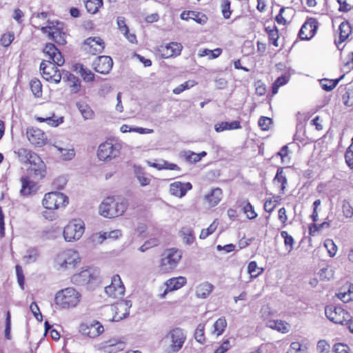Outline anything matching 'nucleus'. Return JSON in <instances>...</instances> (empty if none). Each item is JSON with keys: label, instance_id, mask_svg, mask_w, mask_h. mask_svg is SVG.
<instances>
[{"label": "nucleus", "instance_id": "25", "mask_svg": "<svg viewBox=\"0 0 353 353\" xmlns=\"http://www.w3.org/2000/svg\"><path fill=\"white\" fill-rule=\"evenodd\" d=\"M274 184L279 188L280 193L283 194L288 184L287 175L283 168H279L273 179Z\"/></svg>", "mask_w": 353, "mask_h": 353}, {"label": "nucleus", "instance_id": "4", "mask_svg": "<svg viewBox=\"0 0 353 353\" xmlns=\"http://www.w3.org/2000/svg\"><path fill=\"white\" fill-rule=\"evenodd\" d=\"M80 263V256L77 251L68 249L59 252L54 259V267L59 271L74 269Z\"/></svg>", "mask_w": 353, "mask_h": 353}, {"label": "nucleus", "instance_id": "29", "mask_svg": "<svg viewBox=\"0 0 353 353\" xmlns=\"http://www.w3.org/2000/svg\"><path fill=\"white\" fill-rule=\"evenodd\" d=\"M267 327L279 332L285 334L290 331V325L281 320H270L266 323Z\"/></svg>", "mask_w": 353, "mask_h": 353}, {"label": "nucleus", "instance_id": "26", "mask_svg": "<svg viewBox=\"0 0 353 353\" xmlns=\"http://www.w3.org/2000/svg\"><path fill=\"white\" fill-rule=\"evenodd\" d=\"M121 235V231L119 230H114L110 232H105L103 233H97L92 236V241L97 243H101L105 239H117Z\"/></svg>", "mask_w": 353, "mask_h": 353}, {"label": "nucleus", "instance_id": "42", "mask_svg": "<svg viewBox=\"0 0 353 353\" xmlns=\"http://www.w3.org/2000/svg\"><path fill=\"white\" fill-rule=\"evenodd\" d=\"M76 70H78V72L85 81L90 82L94 81V74L90 70L85 68L82 64L77 65Z\"/></svg>", "mask_w": 353, "mask_h": 353}, {"label": "nucleus", "instance_id": "61", "mask_svg": "<svg viewBox=\"0 0 353 353\" xmlns=\"http://www.w3.org/2000/svg\"><path fill=\"white\" fill-rule=\"evenodd\" d=\"M11 330V315L10 311H8L6 313V327H5V337L6 339L10 340L11 339L10 334Z\"/></svg>", "mask_w": 353, "mask_h": 353}, {"label": "nucleus", "instance_id": "46", "mask_svg": "<svg viewBox=\"0 0 353 353\" xmlns=\"http://www.w3.org/2000/svg\"><path fill=\"white\" fill-rule=\"evenodd\" d=\"M181 236H183V241L188 244H192L194 241V236L193 230L190 228H183L181 230Z\"/></svg>", "mask_w": 353, "mask_h": 353}, {"label": "nucleus", "instance_id": "33", "mask_svg": "<svg viewBox=\"0 0 353 353\" xmlns=\"http://www.w3.org/2000/svg\"><path fill=\"white\" fill-rule=\"evenodd\" d=\"M39 254V252L37 248H30L26 250L22 259L26 264H30L37 261Z\"/></svg>", "mask_w": 353, "mask_h": 353}, {"label": "nucleus", "instance_id": "64", "mask_svg": "<svg viewBox=\"0 0 353 353\" xmlns=\"http://www.w3.org/2000/svg\"><path fill=\"white\" fill-rule=\"evenodd\" d=\"M258 123L261 130H268L272 123V119L267 117H261Z\"/></svg>", "mask_w": 353, "mask_h": 353}, {"label": "nucleus", "instance_id": "57", "mask_svg": "<svg viewBox=\"0 0 353 353\" xmlns=\"http://www.w3.org/2000/svg\"><path fill=\"white\" fill-rule=\"evenodd\" d=\"M282 238L284 239V243L290 252L293 248L294 239L286 231H282L281 233Z\"/></svg>", "mask_w": 353, "mask_h": 353}, {"label": "nucleus", "instance_id": "5", "mask_svg": "<svg viewBox=\"0 0 353 353\" xmlns=\"http://www.w3.org/2000/svg\"><path fill=\"white\" fill-rule=\"evenodd\" d=\"M81 297V294L74 288H67L56 294L54 302L63 309L73 308L79 303Z\"/></svg>", "mask_w": 353, "mask_h": 353}, {"label": "nucleus", "instance_id": "38", "mask_svg": "<svg viewBox=\"0 0 353 353\" xmlns=\"http://www.w3.org/2000/svg\"><path fill=\"white\" fill-rule=\"evenodd\" d=\"M66 80L69 83V86L72 93H77L81 89V82L79 78L73 74L67 72Z\"/></svg>", "mask_w": 353, "mask_h": 353}, {"label": "nucleus", "instance_id": "20", "mask_svg": "<svg viewBox=\"0 0 353 353\" xmlns=\"http://www.w3.org/2000/svg\"><path fill=\"white\" fill-rule=\"evenodd\" d=\"M27 138L28 141L37 147H41L46 143L47 137L46 134L40 129L31 128L28 129Z\"/></svg>", "mask_w": 353, "mask_h": 353}, {"label": "nucleus", "instance_id": "8", "mask_svg": "<svg viewBox=\"0 0 353 353\" xmlns=\"http://www.w3.org/2000/svg\"><path fill=\"white\" fill-rule=\"evenodd\" d=\"M307 113H298L296 131L294 134V140L299 147L305 146L309 142V137L307 132Z\"/></svg>", "mask_w": 353, "mask_h": 353}, {"label": "nucleus", "instance_id": "9", "mask_svg": "<svg viewBox=\"0 0 353 353\" xmlns=\"http://www.w3.org/2000/svg\"><path fill=\"white\" fill-rule=\"evenodd\" d=\"M68 203V198L63 193L51 192L46 193L42 200L43 206L50 210L65 207Z\"/></svg>", "mask_w": 353, "mask_h": 353}, {"label": "nucleus", "instance_id": "45", "mask_svg": "<svg viewBox=\"0 0 353 353\" xmlns=\"http://www.w3.org/2000/svg\"><path fill=\"white\" fill-rule=\"evenodd\" d=\"M263 271V268L258 267L256 261H250L248 265V272L250 274L251 278H256Z\"/></svg>", "mask_w": 353, "mask_h": 353}, {"label": "nucleus", "instance_id": "13", "mask_svg": "<svg viewBox=\"0 0 353 353\" xmlns=\"http://www.w3.org/2000/svg\"><path fill=\"white\" fill-rule=\"evenodd\" d=\"M325 314L330 321L338 324H343L350 318V314L343 308L335 305L326 306Z\"/></svg>", "mask_w": 353, "mask_h": 353}, {"label": "nucleus", "instance_id": "22", "mask_svg": "<svg viewBox=\"0 0 353 353\" xmlns=\"http://www.w3.org/2000/svg\"><path fill=\"white\" fill-rule=\"evenodd\" d=\"M192 185L190 183H181L176 181L170 184V192L171 194L178 196L183 197L185 195L186 192L191 190Z\"/></svg>", "mask_w": 353, "mask_h": 353}, {"label": "nucleus", "instance_id": "12", "mask_svg": "<svg viewBox=\"0 0 353 353\" xmlns=\"http://www.w3.org/2000/svg\"><path fill=\"white\" fill-rule=\"evenodd\" d=\"M48 25L41 28L43 33H48L49 39L53 40L59 45H65L66 43L65 34L61 30L58 26L60 23L48 21Z\"/></svg>", "mask_w": 353, "mask_h": 353}, {"label": "nucleus", "instance_id": "54", "mask_svg": "<svg viewBox=\"0 0 353 353\" xmlns=\"http://www.w3.org/2000/svg\"><path fill=\"white\" fill-rule=\"evenodd\" d=\"M218 225L217 221L214 220L207 229H203L199 236L200 239H205L212 234L216 230Z\"/></svg>", "mask_w": 353, "mask_h": 353}, {"label": "nucleus", "instance_id": "34", "mask_svg": "<svg viewBox=\"0 0 353 353\" xmlns=\"http://www.w3.org/2000/svg\"><path fill=\"white\" fill-rule=\"evenodd\" d=\"M79 111L85 120L92 119L94 117V112L91 108L84 102H77L76 104Z\"/></svg>", "mask_w": 353, "mask_h": 353}, {"label": "nucleus", "instance_id": "58", "mask_svg": "<svg viewBox=\"0 0 353 353\" xmlns=\"http://www.w3.org/2000/svg\"><path fill=\"white\" fill-rule=\"evenodd\" d=\"M204 329L205 325L203 324L200 323L198 325L195 330V339L200 343H203L205 342Z\"/></svg>", "mask_w": 353, "mask_h": 353}, {"label": "nucleus", "instance_id": "44", "mask_svg": "<svg viewBox=\"0 0 353 353\" xmlns=\"http://www.w3.org/2000/svg\"><path fill=\"white\" fill-rule=\"evenodd\" d=\"M341 77L335 80L323 79L320 81L321 88L325 91L332 90L338 84Z\"/></svg>", "mask_w": 353, "mask_h": 353}, {"label": "nucleus", "instance_id": "62", "mask_svg": "<svg viewBox=\"0 0 353 353\" xmlns=\"http://www.w3.org/2000/svg\"><path fill=\"white\" fill-rule=\"evenodd\" d=\"M330 346L324 340H321L318 342L316 350L318 353H328L330 352Z\"/></svg>", "mask_w": 353, "mask_h": 353}, {"label": "nucleus", "instance_id": "48", "mask_svg": "<svg viewBox=\"0 0 353 353\" xmlns=\"http://www.w3.org/2000/svg\"><path fill=\"white\" fill-rule=\"evenodd\" d=\"M338 298L344 303L353 300V285H350L347 291L340 292L337 294Z\"/></svg>", "mask_w": 353, "mask_h": 353}, {"label": "nucleus", "instance_id": "21", "mask_svg": "<svg viewBox=\"0 0 353 353\" xmlns=\"http://www.w3.org/2000/svg\"><path fill=\"white\" fill-rule=\"evenodd\" d=\"M183 47L181 43L172 42L159 48L161 56L164 59L178 56L181 54Z\"/></svg>", "mask_w": 353, "mask_h": 353}, {"label": "nucleus", "instance_id": "23", "mask_svg": "<svg viewBox=\"0 0 353 353\" xmlns=\"http://www.w3.org/2000/svg\"><path fill=\"white\" fill-rule=\"evenodd\" d=\"M186 282V278L184 276L174 277L168 279L165 283L166 290L161 296L163 297L168 291H174L180 289L185 285Z\"/></svg>", "mask_w": 353, "mask_h": 353}, {"label": "nucleus", "instance_id": "36", "mask_svg": "<svg viewBox=\"0 0 353 353\" xmlns=\"http://www.w3.org/2000/svg\"><path fill=\"white\" fill-rule=\"evenodd\" d=\"M339 39L336 41V44L339 47V44L343 43L351 32L350 25L347 21L342 22L339 26Z\"/></svg>", "mask_w": 353, "mask_h": 353}, {"label": "nucleus", "instance_id": "10", "mask_svg": "<svg viewBox=\"0 0 353 353\" xmlns=\"http://www.w3.org/2000/svg\"><path fill=\"white\" fill-rule=\"evenodd\" d=\"M84 223L80 219L70 221L63 232L65 240L68 242L79 240L84 233Z\"/></svg>", "mask_w": 353, "mask_h": 353}, {"label": "nucleus", "instance_id": "60", "mask_svg": "<svg viewBox=\"0 0 353 353\" xmlns=\"http://www.w3.org/2000/svg\"><path fill=\"white\" fill-rule=\"evenodd\" d=\"M16 274L17 277V282L20 286V288L23 290L24 288V283H25V277L23 272V269L21 265H17L15 266Z\"/></svg>", "mask_w": 353, "mask_h": 353}, {"label": "nucleus", "instance_id": "7", "mask_svg": "<svg viewBox=\"0 0 353 353\" xmlns=\"http://www.w3.org/2000/svg\"><path fill=\"white\" fill-rule=\"evenodd\" d=\"M164 340L169 344L168 352L176 353L183 346L186 341V334L183 329L175 327L166 334Z\"/></svg>", "mask_w": 353, "mask_h": 353}, {"label": "nucleus", "instance_id": "55", "mask_svg": "<svg viewBox=\"0 0 353 353\" xmlns=\"http://www.w3.org/2000/svg\"><path fill=\"white\" fill-rule=\"evenodd\" d=\"M14 39V34L12 32H9L1 35L0 43L4 47H8Z\"/></svg>", "mask_w": 353, "mask_h": 353}, {"label": "nucleus", "instance_id": "11", "mask_svg": "<svg viewBox=\"0 0 353 353\" xmlns=\"http://www.w3.org/2000/svg\"><path fill=\"white\" fill-rule=\"evenodd\" d=\"M121 146L119 143L105 141L99 145L97 156L101 161H111L120 154Z\"/></svg>", "mask_w": 353, "mask_h": 353}, {"label": "nucleus", "instance_id": "16", "mask_svg": "<svg viewBox=\"0 0 353 353\" xmlns=\"http://www.w3.org/2000/svg\"><path fill=\"white\" fill-rule=\"evenodd\" d=\"M104 331L102 324L97 321H91L83 323L79 326V332L85 336L95 338Z\"/></svg>", "mask_w": 353, "mask_h": 353}, {"label": "nucleus", "instance_id": "28", "mask_svg": "<svg viewBox=\"0 0 353 353\" xmlns=\"http://www.w3.org/2000/svg\"><path fill=\"white\" fill-rule=\"evenodd\" d=\"M311 217L314 223L312 225H310V235H312L316 232H321L322 230L327 229L330 227V223L327 221H323L321 223H316L318 220V213L316 208L313 209V212Z\"/></svg>", "mask_w": 353, "mask_h": 353}, {"label": "nucleus", "instance_id": "19", "mask_svg": "<svg viewBox=\"0 0 353 353\" xmlns=\"http://www.w3.org/2000/svg\"><path fill=\"white\" fill-rule=\"evenodd\" d=\"M113 65V61L109 56H99L92 63V66L97 72L108 74Z\"/></svg>", "mask_w": 353, "mask_h": 353}, {"label": "nucleus", "instance_id": "3", "mask_svg": "<svg viewBox=\"0 0 353 353\" xmlns=\"http://www.w3.org/2000/svg\"><path fill=\"white\" fill-rule=\"evenodd\" d=\"M125 200H116L114 197H107L100 204L99 214L105 218H114L122 215L127 210Z\"/></svg>", "mask_w": 353, "mask_h": 353}, {"label": "nucleus", "instance_id": "41", "mask_svg": "<svg viewBox=\"0 0 353 353\" xmlns=\"http://www.w3.org/2000/svg\"><path fill=\"white\" fill-rule=\"evenodd\" d=\"M103 4V0H86L85 2L86 10L90 14H96Z\"/></svg>", "mask_w": 353, "mask_h": 353}, {"label": "nucleus", "instance_id": "39", "mask_svg": "<svg viewBox=\"0 0 353 353\" xmlns=\"http://www.w3.org/2000/svg\"><path fill=\"white\" fill-rule=\"evenodd\" d=\"M36 119L39 122H45L52 127H57L63 122V117H57L54 114L52 117H48L45 118L37 117H36Z\"/></svg>", "mask_w": 353, "mask_h": 353}, {"label": "nucleus", "instance_id": "63", "mask_svg": "<svg viewBox=\"0 0 353 353\" xmlns=\"http://www.w3.org/2000/svg\"><path fill=\"white\" fill-rule=\"evenodd\" d=\"M342 208L343 214L345 217L350 218L353 216V208L348 201H343Z\"/></svg>", "mask_w": 353, "mask_h": 353}, {"label": "nucleus", "instance_id": "56", "mask_svg": "<svg viewBox=\"0 0 353 353\" xmlns=\"http://www.w3.org/2000/svg\"><path fill=\"white\" fill-rule=\"evenodd\" d=\"M195 85L194 81H188L175 88L172 92L175 94H179L184 90L193 87Z\"/></svg>", "mask_w": 353, "mask_h": 353}, {"label": "nucleus", "instance_id": "37", "mask_svg": "<svg viewBox=\"0 0 353 353\" xmlns=\"http://www.w3.org/2000/svg\"><path fill=\"white\" fill-rule=\"evenodd\" d=\"M53 146L60 152L61 157L64 161L72 160L75 157V151L73 148H63L53 144Z\"/></svg>", "mask_w": 353, "mask_h": 353}, {"label": "nucleus", "instance_id": "15", "mask_svg": "<svg viewBox=\"0 0 353 353\" xmlns=\"http://www.w3.org/2000/svg\"><path fill=\"white\" fill-rule=\"evenodd\" d=\"M105 292L107 295L113 299L122 298L125 293V287L119 275H114L111 284L105 287Z\"/></svg>", "mask_w": 353, "mask_h": 353}, {"label": "nucleus", "instance_id": "14", "mask_svg": "<svg viewBox=\"0 0 353 353\" xmlns=\"http://www.w3.org/2000/svg\"><path fill=\"white\" fill-rule=\"evenodd\" d=\"M132 307L131 301L121 300L112 305L108 309L113 314L110 321L118 322L129 315V310Z\"/></svg>", "mask_w": 353, "mask_h": 353}, {"label": "nucleus", "instance_id": "52", "mask_svg": "<svg viewBox=\"0 0 353 353\" xmlns=\"http://www.w3.org/2000/svg\"><path fill=\"white\" fill-rule=\"evenodd\" d=\"M231 1L230 0H222L221 3V10L223 17L226 19H229L232 14L230 8Z\"/></svg>", "mask_w": 353, "mask_h": 353}, {"label": "nucleus", "instance_id": "40", "mask_svg": "<svg viewBox=\"0 0 353 353\" xmlns=\"http://www.w3.org/2000/svg\"><path fill=\"white\" fill-rule=\"evenodd\" d=\"M222 197V190L220 188H214L212 190L211 193L206 196L208 202L212 205L214 206L219 203Z\"/></svg>", "mask_w": 353, "mask_h": 353}, {"label": "nucleus", "instance_id": "2", "mask_svg": "<svg viewBox=\"0 0 353 353\" xmlns=\"http://www.w3.org/2000/svg\"><path fill=\"white\" fill-rule=\"evenodd\" d=\"M14 153L21 163L30 165V170L37 179H41L46 176V166L36 153L26 148H19Z\"/></svg>", "mask_w": 353, "mask_h": 353}, {"label": "nucleus", "instance_id": "49", "mask_svg": "<svg viewBox=\"0 0 353 353\" xmlns=\"http://www.w3.org/2000/svg\"><path fill=\"white\" fill-rule=\"evenodd\" d=\"M227 326V322L224 317L219 318L214 323V333H216L217 336L221 335L225 330Z\"/></svg>", "mask_w": 353, "mask_h": 353}, {"label": "nucleus", "instance_id": "24", "mask_svg": "<svg viewBox=\"0 0 353 353\" xmlns=\"http://www.w3.org/2000/svg\"><path fill=\"white\" fill-rule=\"evenodd\" d=\"M181 18L183 20L188 21L189 19H193L199 24H205L207 22L208 17L204 14L196 12V11H183L181 14Z\"/></svg>", "mask_w": 353, "mask_h": 353}, {"label": "nucleus", "instance_id": "1", "mask_svg": "<svg viewBox=\"0 0 353 353\" xmlns=\"http://www.w3.org/2000/svg\"><path fill=\"white\" fill-rule=\"evenodd\" d=\"M43 53L48 57V60H43L40 64L42 77L47 81L59 83L61 80L62 75L57 65H63L65 59L53 43L46 44L43 49Z\"/></svg>", "mask_w": 353, "mask_h": 353}, {"label": "nucleus", "instance_id": "50", "mask_svg": "<svg viewBox=\"0 0 353 353\" xmlns=\"http://www.w3.org/2000/svg\"><path fill=\"white\" fill-rule=\"evenodd\" d=\"M48 14L46 12H34L32 14L30 21L35 28H39L41 25L39 21L46 19Z\"/></svg>", "mask_w": 353, "mask_h": 353}, {"label": "nucleus", "instance_id": "31", "mask_svg": "<svg viewBox=\"0 0 353 353\" xmlns=\"http://www.w3.org/2000/svg\"><path fill=\"white\" fill-rule=\"evenodd\" d=\"M125 344L123 341L117 339H110L104 345L105 351L108 353H116L123 350Z\"/></svg>", "mask_w": 353, "mask_h": 353}, {"label": "nucleus", "instance_id": "6", "mask_svg": "<svg viewBox=\"0 0 353 353\" xmlns=\"http://www.w3.org/2000/svg\"><path fill=\"white\" fill-rule=\"evenodd\" d=\"M182 257V252L178 249L165 250L161 254L160 268L163 272H169L175 269Z\"/></svg>", "mask_w": 353, "mask_h": 353}, {"label": "nucleus", "instance_id": "53", "mask_svg": "<svg viewBox=\"0 0 353 353\" xmlns=\"http://www.w3.org/2000/svg\"><path fill=\"white\" fill-rule=\"evenodd\" d=\"M287 353H307V347L299 342H293L291 343Z\"/></svg>", "mask_w": 353, "mask_h": 353}, {"label": "nucleus", "instance_id": "17", "mask_svg": "<svg viewBox=\"0 0 353 353\" xmlns=\"http://www.w3.org/2000/svg\"><path fill=\"white\" fill-rule=\"evenodd\" d=\"M97 278V272L92 268H88L74 274L71 280L75 285H85L95 280Z\"/></svg>", "mask_w": 353, "mask_h": 353}, {"label": "nucleus", "instance_id": "47", "mask_svg": "<svg viewBox=\"0 0 353 353\" xmlns=\"http://www.w3.org/2000/svg\"><path fill=\"white\" fill-rule=\"evenodd\" d=\"M308 24H309V17H307L304 23L302 25V26L298 33V38L294 42L292 47H294L295 46H296L298 44L299 40H300V41L309 40V37H307V34L305 32V30H307V26Z\"/></svg>", "mask_w": 353, "mask_h": 353}, {"label": "nucleus", "instance_id": "30", "mask_svg": "<svg viewBox=\"0 0 353 353\" xmlns=\"http://www.w3.org/2000/svg\"><path fill=\"white\" fill-rule=\"evenodd\" d=\"M214 130L216 132H221L225 130H232L241 129V125L239 121H233L232 122L223 121L221 123H217L214 126Z\"/></svg>", "mask_w": 353, "mask_h": 353}, {"label": "nucleus", "instance_id": "32", "mask_svg": "<svg viewBox=\"0 0 353 353\" xmlns=\"http://www.w3.org/2000/svg\"><path fill=\"white\" fill-rule=\"evenodd\" d=\"M213 285L208 282L199 285L196 288V295L198 298L205 299L212 292Z\"/></svg>", "mask_w": 353, "mask_h": 353}, {"label": "nucleus", "instance_id": "27", "mask_svg": "<svg viewBox=\"0 0 353 353\" xmlns=\"http://www.w3.org/2000/svg\"><path fill=\"white\" fill-rule=\"evenodd\" d=\"M21 194L23 196H28L32 192H34L38 189L37 184L30 181L28 177L23 176L21 179Z\"/></svg>", "mask_w": 353, "mask_h": 353}, {"label": "nucleus", "instance_id": "51", "mask_svg": "<svg viewBox=\"0 0 353 353\" xmlns=\"http://www.w3.org/2000/svg\"><path fill=\"white\" fill-rule=\"evenodd\" d=\"M30 89L33 93V94L37 97H39L41 96L42 90V85L39 79H32L30 83Z\"/></svg>", "mask_w": 353, "mask_h": 353}, {"label": "nucleus", "instance_id": "18", "mask_svg": "<svg viewBox=\"0 0 353 353\" xmlns=\"http://www.w3.org/2000/svg\"><path fill=\"white\" fill-rule=\"evenodd\" d=\"M105 48V43L98 37H89L84 41V50L91 54H96L102 52Z\"/></svg>", "mask_w": 353, "mask_h": 353}, {"label": "nucleus", "instance_id": "43", "mask_svg": "<svg viewBox=\"0 0 353 353\" xmlns=\"http://www.w3.org/2000/svg\"><path fill=\"white\" fill-rule=\"evenodd\" d=\"M240 206H243V212L246 214L249 219H253L257 216V214L255 212L254 207L251 205L248 200L242 201Z\"/></svg>", "mask_w": 353, "mask_h": 353}, {"label": "nucleus", "instance_id": "59", "mask_svg": "<svg viewBox=\"0 0 353 353\" xmlns=\"http://www.w3.org/2000/svg\"><path fill=\"white\" fill-rule=\"evenodd\" d=\"M324 247L327 249L330 256H334L337 251V247L331 239H327L324 242Z\"/></svg>", "mask_w": 353, "mask_h": 353}, {"label": "nucleus", "instance_id": "35", "mask_svg": "<svg viewBox=\"0 0 353 353\" xmlns=\"http://www.w3.org/2000/svg\"><path fill=\"white\" fill-rule=\"evenodd\" d=\"M134 174L141 186H146L150 184L151 178L143 172L141 167L134 166Z\"/></svg>", "mask_w": 353, "mask_h": 353}]
</instances>
